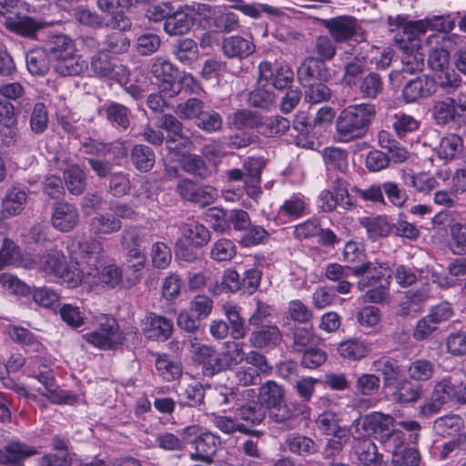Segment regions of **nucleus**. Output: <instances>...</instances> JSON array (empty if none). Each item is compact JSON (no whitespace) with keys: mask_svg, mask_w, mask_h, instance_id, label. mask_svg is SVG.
<instances>
[{"mask_svg":"<svg viewBox=\"0 0 466 466\" xmlns=\"http://www.w3.org/2000/svg\"><path fill=\"white\" fill-rule=\"evenodd\" d=\"M65 256L57 249H51L38 258V267L47 274L60 275L65 267Z\"/></svg>","mask_w":466,"mask_h":466,"instance_id":"63","label":"nucleus"},{"mask_svg":"<svg viewBox=\"0 0 466 466\" xmlns=\"http://www.w3.org/2000/svg\"><path fill=\"white\" fill-rule=\"evenodd\" d=\"M130 160L137 170L146 173L153 168L156 162V155L150 147L144 144H137L130 151Z\"/></svg>","mask_w":466,"mask_h":466,"instance_id":"47","label":"nucleus"},{"mask_svg":"<svg viewBox=\"0 0 466 466\" xmlns=\"http://www.w3.org/2000/svg\"><path fill=\"white\" fill-rule=\"evenodd\" d=\"M70 257L77 265L86 266V278L97 274L106 258L103 244L95 239L73 240L68 246Z\"/></svg>","mask_w":466,"mask_h":466,"instance_id":"3","label":"nucleus"},{"mask_svg":"<svg viewBox=\"0 0 466 466\" xmlns=\"http://www.w3.org/2000/svg\"><path fill=\"white\" fill-rule=\"evenodd\" d=\"M431 115L441 127L461 123L466 116V91L461 90L455 96L435 100Z\"/></svg>","mask_w":466,"mask_h":466,"instance_id":"9","label":"nucleus"},{"mask_svg":"<svg viewBox=\"0 0 466 466\" xmlns=\"http://www.w3.org/2000/svg\"><path fill=\"white\" fill-rule=\"evenodd\" d=\"M290 127L289 121L281 116H269L259 118L258 132L266 137H273L284 135Z\"/></svg>","mask_w":466,"mask_h":466,"instance_id":"48","label":"nucleus"},{"mask_svg":"<svg viewBox=\"0 0 466 466\" xmlns=\"http://www.w3.org/2000/svg\"><path fill=\"white\" fill-rule=\"evenodd\" d=\"M122 228L121 220L112 214L96 213L89 224V230L96 236L110 235Z\"/></svg>","mask_w":466,"mask_h":466,"instance_id":"45","label":"nucleus"},{"mask_svg":"<svg viewBox=\"0 0 466 466\" xmlns=\"http://www.w3.org/2000/svg\"><path fill=\"white\" fill-rule=\"evenodd\" d=\"M79 221L76 208L67 202H56L52 207V226L61 232H70Z\"/></svg>","mask_w":466,"mask_h":466,"instance_id":"22","label":"nucleus"},{"mask_svg":"<svg viewBox=\"0 0 466 466\" xmlns=\"http://www.w3.org/2000/svg\"><path fill=\"white\" fill-rule=\"evenodd\" d=\"M395 419L390 414L373 411L353 420L351 429L356 434L379 435L381 439L393 438L397 441L400 438V431L394 430Z\"/></svg>","mask_w":466,"mask_h":466,"instance_id":"10","label":"nucleus"},{"mask_svg":"<svg viewBox=\"0 0 466 466\" xmlns=\"http://www.w3.org/2000/svg\"><path fill=\"white\" fill-rule=\"evenodd\" d=\"M285 444L291 454L303 459L313 458L320 453V444L315 439L301 433L288 434Z\"/></svg>","mask_w":466,"mask_h":466,"instance_id":"23","label":"nucleus"},{"mask_svg":"<svg viewBox=\"0 0 466 466\" xmlns=\"http://www.w3.org/2000/svg\"><path fill=\"white\" fill-rule=\"evenodd\" d=\"M379 55H382L380 48L370 43L360 45L359 48L353 47L351 52H344L342 56L344 61L343 79L348 85L354 84L356 78L365 72L367 65L372 63Z\"/></svg>","mask_w":466,"mask_h":466,"instance_id":"7","label":"nucleus"},{"mask_svg":"<svg viewBox=\"0 0 466 466\" xmlns=\"http://www.w3.org/2000/svg\"><path fill=\"white\" fill-rule=\"evenodd\" d=\"M352 451L358 460L366 466H378L381 461L382 456L370 438H354Z\"/></svg>","mask_w":466,"mask_h":466,"instance_id":"30","label":"nucleus"},{"mask_svg":"<svg viewBox=\"0 0 466 466\" xmlns=\"http://www.w3.org/2000/svg\"><path fill=\"white\" fill-rule=\"evenodd\" d=\"M97 7L106 14L112 15L116 22H123V28H130L131 23L124 14L133 5V0H96Z\"/></svg>","mask_w":466,"mask_h":466,"instance_id":"44","label":"nucleus"},{"mask_svg":"<svg viewBox=\"0 0 466 466\" xmlns=\"http://www.w3.org/2000/svg\"><path fill=\"white\" fill-rule=\"evenodd\" d=\"M455 26V20L449 15H434L432 17H426L421 20H417L411 25V29L419 33V36H422L428 29L448 33L453 30Z\"/></svg>","mask_w":466,"mask_h":466,"instance_id":"36","label":"nucleus"},{"mask_svg":"<svg viewBox=\"0 0 466 466\" xmlns=\"http://www.w3.org/2000/svg\"><path fill=\"white\" fill-rule=\"evenodd\" d=\"M182 169L200 180H208L214 175V168L197 154L187 153L180 160Z\"/></svg>","mask_w":466,"mask_h":466,"instance_id":"31","label":"nucleus"},{"mask_svg":"<svg viewBox=\"0 0 466 466\" xmlns=\"http://www.w3.org/2000/svg\"><path fill=\"white\" fill-rule=\"evenodd\" d=\"M44 368L45 370L33 371L30 376L36 379L44 386L46 391L41 392L42 395L47 397L54 403H61L64 400L63 392L56 383L53 372L46 370V366Z\"/></svg>","mask_w":466,"mask_h":466,"instance_id":"51","label":"nucleus"},{"mask_svg":"<svg viewBox=\"0 0 466 466\" xmlns=\"http://www.w3.org/2000/svg\"><path fill=\"white\" fill-rule=\"evenodd\" d=\"M52 163L58 170L64 173L65 185L70 194L81 195L86 187L85 171L76 164H69L65 153H57L52 159Z\"/></svg>","mask_w":466,"mask_h":466,"instance_id":"15","label":"nucleus"},{"mask_svg":"<svg viewBox=\"0 0 466 466\" xmlns=\"http://www.w3.org/2000/svg\"><path fill=\"white\" fill-rule=\"evenodd\" d=\"M372 350V343L358 338L340 342L337 348L339 355L349 360H360L367 357Z\"/></svg>","mask_w":466,"mask_h":466,"instance_id":"32","label":"nucleus"},{"mask_svg":"<svg viewBox=\"0 0 466 466\" xmlns=\"http://www.w3.org/2000/svg\"><path fill=\"white\" fill-rule=\"evenodd\" d=\"M401 96L406 103H414L435 94V79L428 75H420L402 80Z\"/></svg>","mask_w":466,"mask_h":466,"instance_id":"18","label":"nucleus"},{"mask_svg":"<svg viewBox=\"0 0 466 466\" xmlns=\"http://www.w3.org/2000/svg\"><path fill=\"white\" fill-rule=\"evenodd\" d=\"M373 366L375 370L382 375L383 384L386 388L395 385L402 376V367L395 359L382 357L374 361Z\"/></svg>","mask_w":466,"mask_h":466,"instance_id":"40","label":"nucleus"},{"mask_svg":"<svg viewBox=\"0 0 466 466\" xmlns=\"http://www.w3.org/2000/svg\"><path fill=\"white\" fill-rule=\"evenodd\" d=\"M264 167L265 162L261 157H248L244 162L245 184L250 190L248 192L249 195L258 191V185L261 181V171Z\"/></svg>","mask_w":466,"mask_h":466,"instance_id":"53","label":"nucleus"},{"mask_svg":"<svg viewBox=\"0 0 466 466\" xmlns=\"http://www.w3.org/2000/svg\"><path fill=\"white\" fill-rule=\"evenodd\" d=\"M172 53L182 64L191 65L198 57V44L189 37L180 38L173 45Z\"/></svg>","mask_w":466,"mask_h":466,"instance_id":"54","label":"nucleus"},{"mask_svg":"<svg viewBox=\"0 0 466 466\" xmlns=\"http://www.w3.org/2000/svg\"><path fill=\"white\" fill-rule=\"evenodd\" d=\"M236 415L251 425H258L265 420L267 410L258 401L253 400L238 407Z\"/></svg>","mask_w":466,"mask_h":466,"instance_id":"62","label":"nucleus"},{"mask_svg":"<svg viewBox=\"0 0 466 466\" xmlns=\"http://www.w3.org/2000/svg\"><path fill=\"white\" fill-rule=\"evenodd\" d=\"M175 191L183 200L202 208L212 204L218 198V191L214 187L198 184L187 177L177 181Z\"/></svg>","mask_w":466,"mask_h":466,"instance_id":"13","label":"nucleus"},{"mask_svg":"<svg viewBox=\"0 0 466 466\" xmlns=\"http://www.w3.org/2000/svg\"><path fill=\"white\" fill-rule=\"evenodd\" d=\"M246 365L239 367L235 372V380L238 386L248 387L258 385L261 381V375H268L272 368L267 358L258 351L244 352Z\"/></svg>","mask_w":466,"mask_h":466,"instance_id":"11","label":"nucleus"},{"mask_svg":"<svg viewBox=\"0 0 466 466\" xmlns=\"http://www.w3.org/2000/svg\"><path fill=\"white\" fill-rule=\"evenodd\" d=\"M27 199L25 191L18 187L10 188L3 201L2 212L5 217L16 216L22 212Z\"/></svg>","mask_w":466,"mask_h":466,"instance_id":"46","label":"nucleus"},{"mask_svg":"<svg viewBox=\"0 0 466 466\" xmlns=\"http://www.w3.org/2000/svg\"><path fill=\"white\" fill-rule=\"evenodd\" d=\"M400 180L403 187L421 193H428L438 187L436 178L425 172L413 173L402 171Z\"/></svg>","mask_w":466,"mask_h":466,"instance_id":"35","label":"nucleus"},{"mask_svg":"<svg viewBox=\"0 0 466 466\" xmlns=\"http://www.w3.org/2000/svg\"><path fill=\"white\" fill-rule=\"evenodd\" d=\"M206 21L210 28L220 34H229L240 26L238 16L230 11L213 12Z\"/></svg>","mask_w":466,"mask_h":466,"instance_id":"37","label":"nucleus"},{"mask_svg":"<svg viewBox=\"0 0 466 466\" xmlns=\"http://www.w3.org/2000/svg\"><path fill=\"white\" fill-rule=\"evenodd\" d=\"M429 298V292L424 288L407 291L399 304V315L401 317H415L422 310Z\"/></svg>","mask_w":466,"mask_h":466,"instance_id":"29","label":"nucleus"},{"mask_svg":"<svg viewBox=\"0 0 466 466\" xmlns=\"http://www.w3.org/2000/svg\"><path fill=\"white\" fill-rule=\"evenodd\" d=\"M259 83H270L276 89H285L290 86L294 80L291 67L285 62L271 63L262 61L258 65Z\"/></svg>","mask_w":466,"mask_h":466,"instance_id":"17","label":"nucleus"},{"mask_svg":"<svg viewBox=\"0 0 466 466\" xmlns=\"http://www.w3.org/2000/svg\"><path fill=\"white\" fill-rule=\"evenodd\" d=\"M391 396L397 403H413L421 398L422 387L410 379H403L394 385Z\"/></svg>","mask_w":466,"mask_h":466,"instance_id":"33","label":"nucleus"},{"mask_svg":"<svg viewBox=\"0 0 466 466\" xmlns=\"http://www.w3.org/2000/svg\"><path fill=\"white\" fill-rule=\"evenodd\" d=\"M396 46L403 53L401 56L402 68L392 71L390 74V78L393 83H402V80H406L407 74H413L423 70L424 54L420 36L406 40L398 37Z\"/></svg>","mask_w":466,"mask_h":466,"instance_id":"5","label":"nucleus"},{"mask_svg":"<svg viewBox=\"0 0 466 466\" xmlns=\"http://www.w3.org/2000/svg\"><path fill=\"white\" fill-rule=\"evenodd\" d=\"M379 145L388 151L390 161L401 163L408 159V150L395 140L392 136L386 130H381L378 134Z\"/></svg>","mask_w":466,"mask_h":466,"instance_id":"50","label":"nucleus"},{"mask_svg":"<svg viewBox=\"0 0 466 466\" xmlns=\"http://www.w3.org/2000/svg\"><path fill=\"white\" fill-rule=\"evenodd\" d=\"M194 23L193 14L186 9H178L167 17L163 24V29L169 36L183 35L192 29Z\"/></svg>","mask_w":466,"mask_h":466,"instance_id":"27","label":"nucleus"},{"mask_svg":"<svg viewBox=\"0 0 466 466\" xmlns=\"http://www.w3.org/2000/svg\"><path fill=\"white\" fill-rule=\"evenodd\" d=\"M248 341L253 348H275L282 341V333L276 325H262L249 335Z\"/></svg>","mask_w":466,"mask_h":466,"instance_id":"28","label":"nucleus"},{"mask_svg":"<svg viewBox=\"0 0 466 466\" xmlns=\"http://www.w3.org/2000/svg\"><path fill=\"white\" fill-rule=\"evenodd\" d=\"M220 444L219 437L211 432H205L195 438V451L189 453L192 461H200L203 462H213V457Z\"/></svg>","mask_w":466,"mask_h":466,"instance_id":"25","label":"nucleus"},{"mask_svg":"<svg viewBox=\"0 0 466 466\" xmlns=\"http://www.w3.org/2000/svg\"><path fill=\"white\" fill-rule=\"evenodd\" d=\"M243 360V345L234 341L228 342V350L224 351H218L214 346L202 344L193 352L194 362L201 367L202 375L208 378L231 370Z\"/></svg>","mask_w":466,"mask_h":466,"instance_id":"2","label":"nucleus"},{"mask_svg":"<svg viewBox=\"0 0 466 466\" xmlns=\"http://www.w3.org/2000/svg\"><path fill=\"white\" fill-rule=\"evenodd\" d=\"M297 77L302 86L313 82L326 81L329 78V69L321 59L314 56L306 57L297 70Z\"/></svg>","mask_w":466,"mask_h":466,"instance_id":"24","label":"nucleus"},{"mask_svg":"<svg viewBox=\"0 0 466 466\" xmlns=\"http://www.w3.org/2000/svg\"><path fill=\"white\" fill-rule=\"evenodd\" d=\"M284 397V388L274 380L266 381L258 389V402L268 411L279 402H283Z\"/></svg>","mask_w":466,"mask_h":466,"instance_id":"43","label":"nucleus"},{"mask_svg":"<svg viewBox=\"0 0 466 466\" xmlns=\"http://www.w3.org/2000/svg\"><path fill=\"white\" fill-rule=\"evenodd\" d=\"M384 90L381 76L377 72H370L360 82L359 91L365 99H376Z\"/></svg>","mask_w":466,"mask_h":466,"instance_id":"61","label":"nucleus"},{"mask_svg":"<svg viewBox=\"0 0 466 466\" xmlns=\"http://www.w3.org/2000/svg\"><path fill=\"white\" fill-rule=\"evenodd\" d=\"M375 105L361 103L344 108L336 120V140L349 143L363 138L375 119Z\"/></svg>","mask_w":466,"mask_h":466,"instance_id":"1","label":"nucleus"},{"mask_svg":"<svg viewBox=\"0 0 466 466\" xmlns=\"http://www.w3.org/2000/svg\"><path fill=\"white\" fill-rule=\"evenodd\" d=\"M183 240L195 248H201L210 240V231L198 222L186 223L182 227Z\"/></svg>","mask_w":466,"mask_h":466,"instance_id":"52","label":"nucleus"},{"mask_svg":"<svg viewBox=\"0 0 466 466\" xmlns=\"http://www.w3.org/2000/svg\"><path fill=\"white\" fill-rule=\"evenodd\" d=\"M351 269L352 275L361 277L357 284L360 291L378 283L389 284V280L386 278L388 268L384 265L367 261L360 266L352 267Z\"/></svg>","mask_w":466,"mask_h":466,"instance_id":"19","label":"nucleus"},{"mask_svg":"<svg viewBox=\"0 0 466 466\" xmlns=\"http://www.w3.org/2000/svg\"><path fill=\"white\" fill-rule=\"evenodd\" d=\"M321 24L338 45L352 41L361 45L368 43L366 31L360 21L352 15H338L323 19Z\"/></svg>","mask_w":466,"mask_h":466,"instance_id":"4","label":"nucleus"},{"mask_svg":"<svg viewBox=\"0 0 466 466\" xmlns=\"http://www.w3.org/2000/svg\"><path fill=\"white\" fill-rule=\"evenodd\" d=\"M463 149V140L456 134L443 137L436 148L437 155L444 160L454 159Z\"/></svg>","mask_w":466,"mask_h":466,"instance_id":"58","label":"nucleus"},{"mask_svg":"<svg viewBox=\"0 0 466 466\" xmlns=\"http://www.w3.org/2000/svg\"><path fill=\"white\" fill-rule=\"evenodd\" d=\"M106 120L116 128L127 130L130 126L131 110L117 102H109L104 106Z\"/></svg>","mask_w":466,"mask_h":466,"instance_id":"41","label":"nucleus"},{"mask_svg":"<svg viewBox=\"0 0 466 466\" xmlns=\"http://www.w3.org/2000/svg\"><path fill=\"white\" fill-rule=\"evenodd\" d=\"M150 73L163 83L161 93L168 97L179 95L178 69L168 59L155 57L150 65Z\"/></svg>","mask_w":466,"mask_h":466,"instance_id":"14","label":"nucleus"},{"mask_svg":"<svg viewBox=\"0 0 466 466\" xmlns=\"http://www.w3.org/2000/svg\"><path fill=\"white\" fill-rule=\"evenodd\" d=\"M83 337L89 344L101 350H114L122 345L125 340V335L120 330L118 322L111 317L103 318L94 331Z\"/></svg>","mask_w":466,"mask_h":466,"instance_id":"12","label":"nucleus"},{"mask_svg":"<svg viewBox=\"0 0 466 466\" xmlns=\"http://www.w3.org/2000/svg\"><path fill=\"white\" fill-rule=\"evenodd\" d=\"M459 377L454 373L434 386L431 397L420 406V413L431 416L438 413L449 402L460 403Z\"/></svg>","mask_w":466,"mask_h":466,"instance_id":"8","label":"nucleus"},{"mask_svg":"<svg viewBox=\"0 0 466 466\" xmlns=\"http://www.w3.org/2000/svg\"><path fill=\"white\" fill-rule=\"evenodd\" d=\"M221 51L229 59L242 60L256 51V45L252 36L230 35L222 39Z\"/></svg>","mask_w":466,"mask_h":466,"instance_id":"21","label":"nucleus"},{"mask_svg":"<svg viewBox=\"0 0 466 466\" xmlns=\"http://www.w3.org/2000/svg\"><path fill=\"white\" fill-rule=\"evenodd\" d=\"M122 244L126 245L127 250V267L135 274L142 271L146 264V256L140 249L139 237L135 233H126L122 236ZM138 280L139 277L135 276Z\"/></svg>","mask_w":466,"mask_h":466,"instance_id":"26","label":"nucleus"},{"mask_svg":"<svg viewBox=\"0 0 466 466\" xmlns=\"http://www.w3.org/2000/svg\"><path fill=\"white\" fill-rule=\"evenodd\" d=\"M47 24L42 20L30 16L18 17L16 21L8 23V28L13 33L23 37L36 39L39 31L44 29Z\"/></svg>","mask_w":466,"mask_h":466,"instance_id":"42","label":"nucleus"},{"mask_svg":"<svg viewBox=\"0 0 466 466\" xmlns=\"http://www.w3.org/2000/svg\"><path fill=\"white\" fill-rule=\"evenodd\" d=\"M25 63L28 72L33 76H46L51 66V59L47 50L43 47H35L25 54Z\"/></svg>","mask_w":466,"mask_h":466,"instance_id":"34","label":"nucleus"},{"mask_svg":"<svg viewBox=\"0 0 466 466\" xmlns=\"http://www.w3.org/2000/svg\"><path fill=\"white\" fill-rule=\"evenodd\" d=\"M45 48L56 62L76 51L74 41L64 34L50 36Z\"/></svg>","mask_w":466,"mask_h":466,"instance_id":"39","label":"nucleus"},{"mask_svg":"<svg viewBox=\"0 0 466 466\" xmlns=\"http://www.w3.org/2000/svg\"><path fill=\"white\" fill-rule=\"evenodd\" d=\"M4 460L0 464L17 466L25 459L37 453L35 448L20 441L8 442L2 450Z\"/></svg>","mask_w":466,"mask_h":466,"instance_id":"38","label":"nucleus"},{"mask_svg":"<svg viewBox=\"0 0 466 466\" xmlns=\"http://www.w3.org/2000/svg\"><path fill=\"white\" fill-rule=\"evenodd\" d=\"M90 66L98 77L109 78L120 85L127 80L130 74L126 66L115 63L105 50H99L92 56Z\"/></svg>","mask_w":466,"mask_h":466,"instance_id":"16","label":"nucleus"},{"mask_svg":"<svg viewBox=\"0 0 466 466\" xmlns=\"http://www.w3.org/2000/svg\"><path fill=\"white\" fill-rule=\"evenodd\" d=\"M91 280H86L89 287L103 285L107 288L116 287L122 279V270L116 265L105 266L97 274L90 275Z\"/></svg>","mask_w":466,"mask_h":466,"instance_id":"56","label":"nucleus"},{"mask_svg":"<svg viewBox=\"0 0 466 466\" xmlns=\"http://www.w3.org/2000/svg\"><path fill=\"white\" fill-rule=\"evenodd\" d=\"M350 430L345 428L333 434L329 438L324 448V457L326 459H335L339 456L344 447L349 443L351 434Z\"/></svg>","mask_w":466,"mask_h":466,"instance_id":"64","label":"nucleus"},{"mask_svg":"<svg viewBox=\"0 0 466 466\" xmlns=\"http://www.w3.org/2000/svg\"><path fill=\"white\" fill-rule=\"evenodd\" d=\"M205 390L199 382L182 387L177 393V402L181 406L197 407L203 403Z\"/></svg>","mask_w":466,"mask_h":466,"instance_id":"60","label":"nucleus"},{"mask_svg":"<svg viewBox=\"0 0 466 466\" xmlns=\"http://www.w3.org/2000/svg\"><path fill=\"white\" fill-rule=\"evenodd\" d=\"M247 102L252 107L269 110L276 103V96L263 82L259 84L258 78V86L248 93Z\"/></svg>","mask_w":466,"mask_h":466,"instance_id":"55","label":"nucleus"},{"mask_svg":"<svg viewBox=\"0 0 466 466\" xmlns=\"http://www.w3.org/2000/svg\"><path fill=\"white\" fill-rule=\"evenodd\" d=\"M158 374L167 381H173L182 375L181 363L167 354L157 355L155 361Z\"/></svg>","mask_w":466,"mask_h":466,"instance_id":"59","label":"nucleus"},{"mask_svg":"<svg viewBox=\"0 0 466 466\" xmlns=\"http://www.w3.org/2000/svg\"><path fill=\"white\" fill-rule=\"evenodd\" d=\"M360 225L366 229L369 238L373 241L387 238L393 230L392 225L383 216L362 218Z\"/></svg>","mask_w":466,"mask_h":466,"instance_id":"49","label":"nucleus"},{"mask_svg":"<svg viewBox=\"0 0 466 466\" xmlns=\"http://www.w3.org/2000/svg\"><path fill=\"white\" fill-rule=\"evenodd\" d=\"M142 332L148 339L166 341L172 336L173 322L164 316L149 312L142 320Z\"/></svg>","mask_w":466,"mask_h":466,"instance_id":"20","label":"nucleus"},{"mask_svg":"<svg viewBox=\"0 0 466 466\" xmlns=\"http://www.w3.org/2000/svg\"><path fill=\"white\" fill-rule=\"evenodd\" d=\"M87 68V64L76 53L67 56L55 64V71L61 76H75L81 75Z\"/></svg>","mask_w":466,"mask_h":466,"instance_id":"57","label":"nucleus"},{"mask_svg":"<svg viewBox=\"0 0 466 466\" xmlns=\"http://www.w3.org/2000/svg\"><path fill=\"white\" fill-rule=\"evenodd\" d=\"M268 413L271 422L284 431H291L309 419L310 408L299 400H283L272 407Z\"/></svg>","mask_w":466,"mask_h":466,"instance_id":"6","label":"nucleus"}]
</instances>
